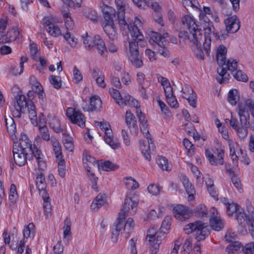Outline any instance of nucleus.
<instances>
[{
	"label": "nucleus",
	"instance_id": "nucleus-1",
	"mask_svg": "<svg viewBox=\"0 0 254 254\" xmlns=\"http://www.w3.org/2000/svg\"><path fill=\"white\" fill-rule=\"evenodd\" d=\"M118 8L117 12L118 23L122 30L127 29L134 41L129 42L128 51L127 52L129 60L136 67L139 68L143 65L142 57L139 54L138 45L144 46L146 44L144 37L140 30L142 27L141 21L137 18L134 20L125 19V8L122 0H115Z\"/></svg>",
	"mask_w": 254,
	"mask_h": 254
},
{
	"label": "nucleus",
	"instance_id": "nucleus-2",
	"mask_svg": "<svg viewBox=\"0 0 254 254\" xmlns=\"http://www.w3.org/2000/svg\"><path fill=\"white\" fill-rule=\"evenodd\" d=\"M249 110L254 118V100L248 99L241 102L238 106V114L240 119L239 123L236 119L231 116L230 126L238 133L246 130L250 126Z\"/></svg>",
	"mask_w": 254,
	"mask_h": 254
},
{
	"label": "nucleus",
	"instance_id": "nucleus-3",
	"mask_svg": "<svg viewBox=\"0 0 254 254\" xmlns=\"http://www.w3.org/2000/svg\"><path fill=\"white\" fill-rule=\"evenodd\" d=\"M104 20L102 22V27L103 30L111 40L108 44L107 50L111 53H115L118 51L119 47L118 44L114 42L117 38V29L115 27L113 20L112 15H115V11L112 7L106 6L102 9ZM107 53L105 52V54ZM104 56H105V54Z\"/></svg>",
	"mask_w": 254,
	"mask_h": 254
},
{
	"label": "nucleus",
	"instance_id": "nucleus-4",
	"mask_svg": "<svg viewBox=\"0 0 254 254\" xmlns=\"http://www.w3.org/2000/svg\"><path fill=\"white\" fill-rule=\"evenodd\" d=\"M226 53L227 48L224 46L221 45L218 48L216 59L220 67L217 69L219 75L216 79L220 84L228 80L230 75L227 73V70L233 72L238 67V63L236 60L232 58L226 59Z\"/></svg>",
	"mask_w": 254,
	"mask_h": 254
},
{
	"label": "nucleus",
	"instance_id": "nucleus-5",
	"mask_svg": "<svg viewBox=\"0 0 254 254\" xmlns=\"http://www.w3.org/2000/svg\"><path fill=\"white\" fill-rule=\"evenodd\" d=\"M136 116H137L140 123L142 125L143 128V130L145 131H143L144 136L148 140V145H146L145 141L143 140H139L140 147L142 153L144 155L146 160L150 161L151 160V156L153 154L155 149V145L153 143L152 139L150 137L151 135L148 130H146L147 125V120L144 114L142 112L139 108H137L136 111Z\"/></svg>",
	"mask_w": 254,
	"mask_h": 254
},
{
	"label": "nucleus",
	"instance_id": "nucleus-6",
	"mask_svg": "<svg viewBox=\"0 0 254 254\" xmlns=\"http://www.w3.org/2000/svg\"><path fill=\"white\" fill-rule=\"evenodd\" d=\"M179 38L181 40H189L191 46H194L196 49L194 50V53L198 59L203 60L204 54L201 47V41L202 40L203 35L200 30H196L195 32L190 31L189 34L187 31H181L179 34Z\"/></svg>",
	"mask_w": 254,
	"mask_h": 254
},
{
	"label": "nucleus",
	"instance_id": "nucleus-7",
	"mask_svg": "<svg viewBox=\"0 0 254 254\" xmlns=\"http://www.w3.org/2000/svg\"><path fill=\"white\" fill-rule=\"evenodd\" d=\"M199 19L207 23V25H205L204 27L205 39L203 43V47L206 55L209 56L210 52L212 37H214L216 40H218L219 38V36L216 32L215 28L212 22H209V19L208 17L202 11L199 14Z\"/></svg>",
	"mask_w": 254,
	"mask_h": 254
},
{
	"label": "nucleus",
	"instance_id": "nucleus-8",
	"mask_svg": "<svg viewBox=\"0 0 254 254\" xmlns=\"http://www.w3.org/2000/svg\"><path fill=\"white\" fill-rule=\"evenodd\" d=\"M184 230L187 234L195 232V238L198 241L204 240L210 234L208 225L199 221L188 224Z\"/></svg>",
	"mask_w": 254,
	"mask_h": 254
},
{
	"label": "nucleus",
	"instance_id": "nucleus-9",
	"mask_svg": "<svg viewBox=\"0 0 254 254\" xmlns=\"http://www.w3.org/2000/svg\"><path fill=\"white\" fill-rule=\"evenodd\" d=\"M167 233L164 230L160 229L156 231L154 228H150L147 231L146 238L150 246V252L151 254H156L159 249V245L162 240L166 237Z\"/></svg>",
	"mask_w": 254,
	"mask_h": 254
},
{
	"label": "nucleus",
	"instance_id": "nucleus-10",
	"mask_svg": "<svg viewBox=\"0 0 254 254\" xmlns=\"http://www.w3.org/2000/svg\"><path fill=\"white\" fill-rule=\"evenodd\" d=\"M83 40V44L90 51H94L97 49L98 53L102 56L104 57L106 51V47L104 41L101 38V36L97 35L93 38L87 35L82 36Z\"/></svg>",
	"mask_w": 254,
	"mask_h": 254
},
{
	"label": "nucleus",
	"instance_id": "nucleus-11",
	"mask_svg": "<svg viewBox=\"0 0 254 254\" xmlns=\"http://www.w3.org/2000/svg\"><path fill=\"white\" fill-rule=\"evenodd\" d=\"M150 36V42L151 43V41H152L153 43L159 46L158 52L165 57H169V52L167 48L169 44L168 40L167 39L168 34L166 33L161 35L157 32H152Z\"/></svg>",
	"mask_w": 254,
	"mask_h": 254
},
{
	"label": "nucleus",
	"instance_id": "nucleus-12",
	"mask_svg": "<svg viewBox=\"0 0 254 254\" xmlns=\"http://www.w3.org/2000/svg\"><path fill=\"white\" fill-rule=\"evenodd\" d=\"M6 23L5 21H0V43H6L15 41L20 34V30L17 28H13L6 32Z\"/></svg>",
	"mask_w": 254,
	"mask_h": 254
},
{
	"label": "nucleus",
	"instance_id": "nucleus-13",
	"mask_svg": "<svg viewBox=\"0 0 254 254\" xmlns=\"http://www.w3.org/2000/svg\"><path fill=\"white\" fill-rule=\"evenodd\" d=\"M66 115L73 124H76L81 127L85 126L86 119L84 115L80 111L69 107L66 109Z\"/></svg>",
	"mask_w": 254,
	"mask_h": 254
},
{
	"label": "nucleus",
	"instance_id": "nucleus-14",
	"mask_svg": "<svg viewBox=\"0 0 254 254\" xmlns=\"http://www.w3.org/2000/svg\"><path fill=\"white\" fill-rule=\"evenodd\" d=\"M138 203V201L136 200H133L131 197H127L125 200L123 207L119 213V217L122 215L125 220L126 215L135 214L137 210Z\"/></svg>",
	"mask_w": 254,
	"mask_h": 254
},
{
	"label": "nucleus",
	"instance_id": "nucleus-15",
	"mask_svg": "<svg viewBox=\"0 0 254 254\" xmlns=\"http://www.w3.org/2000/svg\"><path fill=\"white\" fill-rule=\"evenodd\" d=\"M217 158L208 149H206L205 154L209 163L213 166L224 164V151L222 149H217Z\"/></svg>",
	"mask_w": 254,
	"mask_h": 254
},
{
	"label": "nucleus",
	"instance_id": "nucleus-16",
	"mask_svg": "<svg viewBox=\"0 0 254 254\" xmlns=\"http://www.w3.org/2000/svg\"><path fill=\"white\" fill-rule=\"evenodd\" d=\"M13 154L15 163L19 166L24 165L27 159L30 160L29 154L20 151L18 148H16V143L15 142L13 146Z\"/></svg>",
	"mask_w": 254,
	"mask_h": 254
},
{
	"label": "nucleus",
	"instance_id": "nucleus-17",
	"mask_svg": "<svg viewBox=\"0 0 254 254\" xmlns=\"http://www.w3.org/2000/svg\"><path fill=\"white\" fill-rule=\"evenodd\" d=\"M174 216L181 221L189 219L191 213L189 208L183 205H177L173 208Z\"/></svg>",
	"mask_w": 254,
	"mask_h": 254
},
{
	"label": "nucleus",
	"instance_id": "nucleus-18",
	"mask_svg": "<svg viewBox=\"0 0 254 254\" xmlns=\"http://www.w3.org/2000/svg\"><path fill=\"white\" fill-rule=\"evenodd\" d=\"M126 123L130 130V133L136 135L138 132L136 118L130 111H127L126 114Z\"/></svg>",
	"mask_w": 254,
	"mask_h": 254
},
{
	"label": "nucleus",
	"instance_id": "nucleus-19",
	"mask_svg": "<svg viewBox=\"0 0 254 254\" xmlns=\"http://www.w3.org/2000/svg\"><path fill=\"white\" fill-rule=\"evenodd\" d=\"M225 24L227 32L231 33L236 32L240 27V21L236 16L227 18L225 20Z\"/></svg>",
	"mask_w": 254,
	"mask_h": 254
},
{
	"label": "nucleus",
	"instance_id": "nucleus-20",
	"mask_svg": "<svg viewBox=\"0 0 254 254\" xmlns=\"http://www.w3.org/2000/svg\"><path fill=\"white\" fill-rule=\"evenodd\" d=\"M44 26L47 32L54 37H57L62 35L60 28L55 23H53L48 18L44 19Z\"/></svg>",
	"mask_w": 254,
	"mask_h": 254
},
{
	"label": "nucleus",
	"instance_id": "nucleus-21",
	"mask_svg": "<svg viewBox=\"0 0 254 254\" xmlns=\"http://www.w3.org/2000/svg\"><path fill=\"white\" fill-rule=\"evenodd\" d=\"M32 142L26 135H22L19 139V144L16 145L20 151H23L29 154L32 148Z\"/></svg>",
	"mask_w": 254,
	"mask_h": 254
},
{
	"label": "nucleus",
	"instance_id": "nucleus-22",
	"mask_svg": "<svg viewBox=\"0 0 254 254\" xmlns=\"http://www.w3.org/2000/svg\"><path fill=\"white\" fill-rule=\"evenodd\" d=\"M182 22L183 25L187 26L189 31L195 32L196 30H200V32H202L201 30L198 28V25L196 24L195 20L193 17L189 15H186L183 17Z\"/></svg>",
	"mask_w": 254,
	"mask_h": 254
},
{
	"label": "nucleus",
	"instance_id": "nucleus-23",
	"mask_svg": "<svg viewBox=\"0 0 254 254\" xmlns=\"http://www.w3.org/2000/svg\"><path fill=\"white\" fill-rule=\"evenodd\" d=\"M253 216L252 215H247L242 208L238 210L237 213L235 215L236 219L242 228L245 227L247 224H249L250 218Z\"/></svg>",
	"mask_w": 254,
	"mask_h": 254
},
{
	"label": "nucleus",
	"instance_id": "nucleus-24",
	"mask_svg": "<svg viewBox=\"0 0 254 254\" xmlns=\"http://www.w3.org/2000/svg\"><path fill=\"white\" fill-rule=\"evenodd\" d=\"M113 132L111 128L106 129L105 131L104 140L110 147L115 150L120 147V143L113 139Z\"/></svg>",
	"mask_w": 254,
	"mask_h": 254
},
{
	"label": "nucleus",
	"instance_id": "nucleus-25",
	"mask_svg": "<svg viewBox=\"0 0 254 254\" xmlns=\"http://www.w3.org/2000/svg\"><path fill=\"white\" fill-rule=\"evenodd\" d=\"M123 225L124 217H122L121 215L120 217H118L117 223L114 226L115 228L112 229L111 239L113 242H117L119 233L123 228Z\"/></svg>",
	"mask_w": 254,
	"mask_h": 254
},
{
	"label": "nucleus",
	"instance_id": "nucleus-26",
	"mask_svg": "<svg viewBox=\"0 0 254 254\" xmlns=\"http://www.w3.org/2000/svg\"><path fill=\"white\" fill-rule=\"evenodd\" d=\"M41 196L43 200V208L47 217L51 215V205L50 201V197L46 191L41 192Z\"/></svg>",
	"mask_w": 254,
	"mask_h": 254
},
{
	"label": "nucleus",
	"instance_id": "nucleus-27",
	"mask_svg": "<svg viewBox=\"0 0 254 254\" xmlns=\"http://www.w3.org/2000/svg\"><path fill=\"white\" fill-rule=\"evenodd\" d=\"M82 160L84 167L85 165H88V166H90V165L100 169V165L98 162L96 161L95 159L92 157L89 152L86 150H84L83 151Z\"/></svg>",
	"mask_w": 254,
	"mask_h": 254
},
{
	"label": "nucleus",
	"instance_id": "nucleus-28",
	"mask_svg": "<svg viewBox=\"0 0 254 254\" xmlns=\"http://www.w3.org/2000/svg\"><path fill=\"white\" fill-rule=\"evenodd\" d=\"M209 220L210 226L213 230L219 231L223 228L224 223L219 216H214Z\"/></svg>",
	"mask_w": 254,
	"mask_h": 254
},
{
	"label": "nucleus",
	"instance_id": "nucleus-29",
	"mask_svg": "<svg viewBox=\"0 0 254 254\" xmlns=\"http://www.w3.org/2000/svg\"><path fill=\"white\" fill-rule=\"evenodd\" d=\"M48 123L50 127L56 133L63 132V130L61 127L60 121L52 115L48 116Z\"/></svg>",
	"mask_w": 254,
	"mask_h": 254
},
{
	"label": "nucleus",
	"instance_id": "nucleus-30",
	"mask_svg": "<svg viewBox=\"0 0 254 254\" xmlns=\"http://www.w3.org/2000/svg\"><path fill=\"white\" fill-rule=\"evenodd\" d=\"M16 102L14 104V107H20L23 110H25L29 106L30 102H32L30 100H27L24 95H18L16 98Z\"/></svg>",
	"mask_w": 254,
	"mask_h": 254
},
{
	"label": "nucleus",
	"instance_id": "nucleus-31",
	"mask_svg": "<svg viewBox=\"0 0 254 254\" xmlns=\"http://www.w3.org/2000/svg\"><path fill=\"white\" fill-rule=\"evenodd\" d=\"M118 104L120 106L127 105L130 107H135L136 110L140 107L138 106L137 101L129 95L125 96L123 97L122 100L118 102Z\"/></svg>",
	"mask_w": 254,
	"mask_h": 254
},
{
	"label": "nucleus",
	"instance_id": "nucleus-32",
	"mask_svg": "<svg viewBox=\"0 0 254 254\" xmlns=\"http://www.w3.org/2000/svg\"><path fill=\"white\" fill-rule=\"evenodd\" d=\"M102 106V101L100 98L96 96H92L90 98V104L88 106L87 111H94L99 110Z\"/></svg>",
	"mask_w": 254,
	"mask_h": 254
},
{
	"label": "nucleus",
	"instance_id": "nucleus-33",
	"mask_svg": "<svg viewBox=\"0 0 254 254\" xmlns=\"http://www.w3.org/2000/svg\"><path fill=\"white\" fill-rule=\"evenodd\" d=\"M85 169L88 172L87 176L89 180L91 182V187L93 190L96 191H98V188L97 187V182L98 178L96 177L94 172L91 170V166L88 165L85 166Z\"/></svg>",
	"mask_w": 254,
	"mask_h": 254
},
{
	"label": "nucleus",
	"instance_id": "nucleus-34",
	"mask_svg": "<svg viewBox=\"0 0 254 254\" xmlns=\"http://www.w3.org/2000/svg\"><path fill=\"white\" fill-rule=\"evenodd\" d=\"M36 181L37 188L39 191L40 194H41V192L42 191H46V189L47 185L45 181V176L43 173H40L37 175Z\"/></svg>",
	"mask_w": 254,
	"mask_h": 254
},
{
	"label": "nucleus",
	"instance_id": "nucleus-35",
	"mask_svg": "<svg viewBox=\"0 0 254 254\" xmlns=\"http://www.w3.org/2000/svg\"><path fill=\"white\" fill-rule=\"evenodd\" d=\"M5 126L8 133L13 135L16 132V126L14 120L10 117H5Z\"/></svg>",
	"mask_w": 254,
	"mask_h": 254
},
{
	"label": "nucleus",
	"instance_id": "nucleus-36",
	"mask_svg": "<svg viewBox=\"0 0 254 254\" xmlns=\"http://www.w3.org/2000/svg\"><path fill=\"white\" fill-rule=\"evenodd\" d=\"M104 196L99 194L91 205V208L94 211L98 210L104 204Z\"/></svg>",
	"mask_w": 254,
	"mask_h": 254
},
{
	"label": "nucleus",
	"instance_id": "nucleus-37",
	"mask_svg": "<svg viewBox=\"0 0 254 254\" xmlns=\"http://www.w3.org/2000/svg\"><path fill=\"white\" fill-rule=\"evenodd\" d=\"M194 214L198 217H207L208 211L206 207L204 204H199L193 210Z\"/></svg>",
	"mask_w": 254,
	"mask_h": 254
},
{
	"label": "nucleus",
	"instance_id": "nucleus-38",
	"mask_svg": "<svg viewBox=\"0 0 254 254\" xmlns=\"http://www.w3.org/2000/svg\"><path fill=\"white\" fill-rule=\"evenodd\" d=\"M134 223L131 218H128L125 224H124V231L125 233V237L128 238L129 234L133 231Z\"/></svg>",
	"mask_w": 254,
	"mask_h": 254
},
{
	"label": "nucleus",
	"instance_id": "nucleus-39",
	"mask_svg": "<svg viewBox=\"0 0 254 254\" xmlns=\"http://www.w3.org/2000/svg\"><path fill=\"white\" fill-rule=\"evenodd\" d=\"M238 91L236 89L230 90L228 95V101L232 105H235L239 100Z\"/></svg>",
	"mask_w": 254,
	"mask_h": 254
},
{
	"label": "nucleus",
	"instance_id": "nucleus-40",
	"mask_svg": "<svg viewBox=\"0 0 254 254\" xmlns=\"http://www.w3.org/2000/svg\"><path fill=\"white\" fill-rule=\"evenodd\" d=\"M227 208V213L229 216H232L234 213L236 214L238 210H240L241 207L236 203L232 202L231 203H225Z\"/></svg>",
	"mask_w": 254,
	"mask_h": 254
},
{
	"label": "nucleus",
	"instance_id": "nucleus-41",
	"mask_svg": "<svg viewBox=\"0 0 254 254\" xmlns=\"http://www.w3.org/2000/svg\"><path fill=\"white\" fill-rule=\"evenodd\" d=\"M34 227L32 223L25 226L23 230V237L25 238L33 237L35 234Z\"/></svg>",
	"mask_w": 254,
	"mask_h": 254
},
{
	"label": "nucleus",
	"instance_id": "nucleus-42",
	"mask_svg": "<svg viewBox=\"0 0 254 254\" xmlns=\"http://www.w3.org/2000/svg\"><path fill=\"white\" fill-rule=\"evenodd\" d=\"M38 128L41 137L44 140L46 141L51 140V137H50L49 130L45 125H39Z\"/></svg>",
	"mask_w": 254,
	"mask_h": 254
},
{
	"label": "nucleus",
	"instance_id": "nucleus-43",
	"mask_svg": "<svg viewBox=\"0 0 254 254\" xmlns=\"http://www.w3.org/2000/svg\"><path fill=\"white\" fill-rule=\"evenodd\" d=\"M237 69V67L234 71H230L233 74L235 79L238 81H241L243 82H246L248 80V76L244 73L243 71L241 70H238L236 71Z\"/></svg>",
	"mask_w": 254,
	"mask_h": 254
},
{
	"label": "nucleus",
	"instance_id": "nucleus-44",
	"mask_svg": "<svg viewBox=\"0 0 254 254\" xmlns=\"http://www.w3.org/2000/svg\"><path fill=\"white\" fill-rule=\"evenodd\" d=\"M29 106L27 107V110L29 113V118L31 121L37 122V113L35 110V107L33 102H30Z\"/></svg>",
	"mask_w": 254,
	"mask_h": 254
},
{
	"label": "nucleus",
	"instance_id": "nucleus-45",
	"mask_svg": "<svg viewBox=\"0 0 254 254\" xmlns=\"http://www.w3.org/2000/svg\"><path fill=\"white\" fill-rule=\"evenodd\" d=\"M157 161L158 166L162 170L167 171L171 170L168 164V160L165 157L159 156Z\"/></svg>",
	"mask_w": 254,
	"mask_h": 254
},
{
	"label": "nucleus",
	"instance_id": "nucleus-46",
	"mask_svg": "<svg viewBox=\"0 0 254 254\" xmlns=\"http://www.w3.org/2000/svg\"><path fill=\"white\" fill-rule=\"evenodd\" d=\"M125 184L126 187L128 190H133L134 189L138 188L139 187L138 183L131 177L126 178V181L125 182Z\"/></svg>",
	"mask_w": 254,
	"mask_h": 254
},
{
	"label": "nucleus",
	"instance_id": "nucleus-47",
	"mask_svg": "<svg viewBox=\"0 0 254 254\" xmlns=\"http://www.w3.org/2000/svg\"><path fill=\"white\" fill-rule=\"evenodd\" d=\"M231 251L230 252H234L236 254L237 251L242 250L244 252V247L242 246V244L237 241H234L230 243L228 246Z\"/></svg>",
	"mask_w": 254,
	"mask_h": 254
},
{
	"label": "nucleus",
	"instance_id": "nucleus-48",
	"mask_svg": "<svg viewBox=\"0 0 254 254\" xmlns=\"http://www.w3.org/2000/svg\"><path fill=\"white\" fill-rule=\"evenodd\" d=\"M50 83L53 87L56 89H59L62 86L61 77L59 76L51 75L50 79Z\"/></svg>",
	"mask_w": 254,
	"mask_h": 254
},
{
	"label": "nucleus",
	"instance_id": "nucleus-49",
	"mask_svg": "<svg viewBox=\"0 0 254 254\" xmlns=\"http://www.w3.org/2000/svg\"><path fill=\"white\" fill-rule=\"evenodd\" d=\"M30 160L34 156L37 160L42 159L43 155L42 154L41 151L35 145L31 148V152L29 153Z\"/></svg>",
	"mask_w": 254,
	"mask_h": 254
},
{
	"label": "nucleus",
	"instance_id": "nucleus-50",
	"mask_svg": "<svg viewBox=\"0 0 254 254\" xmlns=\"http://www.w3.org/2000/svg\"><path fill=\"white\" fill-rule=\"evenodd\" d=\"M63 143L65 148L69 152H72L74 149L73 139L72 137L67 136L63 140Z\"/></svg>",
	"mask_w": 254,
	"mask_h": 254
},
{
	"label": "nucleus",
	"instance_id": "nucleus-51",
	"mask_svg": "<svg viewBox=\"0 0 254 254\" xmlns=\"http://www.w3.org/2000/svg\"><path fill=\"white\" fill-rule=\"evenodd\" d=\"M71 223L70 219L69 218H66L64 220V226L63 227L64 238H66L71 235Z\"/></svg>",
	"mask_w": 254,
	"mask_h": 254
},
{
	"label": "nucleus",
	"instance_id": "nucleus-52",
	"mask_svg": "<svg viewBox=\"0 0 254 254\" xmlns=\"http://www.w3.org/2000/svg\"><path fill=\"white\" fill-rule=\"evenodd\" d=\"M102 170L105 171H114L117 168V166L109 161H105L102 164Z\"/></svg>",
	"mask_w": 254,
	"mask_h": 254
},
{
	"label": "nucleus",
	"instance_id": "nucleus-53",
	"mask_svg": "<svg viewBox=\"0 0 254 254\" xmlns=\"http://www.w3.org/2000/svg\"><path fill=\"white\" fill-rule=\"evenodd\" d=\"M206 184L209 194L213 197L217 196V192L214 189L213 181L209 179L208 181L206 182Z\"/></svg>",
	"mask_w": 254,
	"mask_h": 254
},
{
	"label": "nucleus",
	"instance_id": "nucleus-54",
	"mask_svg": "<svg viewBox=\"0 0 254 254\" xmlns=\"http://www.w3.org/2000/svg\"><path fill=\"white\" fill-rule=\"evenodd\" d=\"M30 55L32 58L36 61H38V59L40 56V53L38 47L33 44L30 45Z\"/></svg>",
	"mask_w": 254,
	"mask_h": 254
},
{
	"label": "nucleus",
	"instance_id": "nucleus-55",
	"mask_svg": "<svg viewBox=\"0 0 254 254\" xmlns=\"http://www.w3.org/2000/svg\"><path fill=\"white\" fill-rule=\"evenodd\" d=\"M184 145L188 150V154L191 156L194 154L193 145L187 138H184L183 140Z\"/></svg>",
	"mask_w": 254,
	"mask_h": 254
},
{
	"label": "nucleus",
	"instance_id": "nucleus-56",
	"mask_svg": "<svg viewBox=\"0 0 254 254\" xmlns=\"http://www.w3.org/2000/svg\"><path fill=\"white\" fill-rule=\"evenodd\" d=\"M109 93L111 96L116 101V102L118 104V102L122 100L123 97L121 96L120 92L117 89L113 88H110Z\"/></svg>",
	"mask_w": 254,
	"mask_h": 254
},
{
	"label": "nucleus",
	"instance_id": "nucleus-57",
	"mask_svg": "<svg viewBox=\"0 0 254 254\" xmlns=\"http://www.w3.org/2000/svg\"><path fill=\"white\" fill-rule=\"evenodd\" d=\"M58 172L62 178H64L65 173V161L63 159H59L58 163Z\"/></svg>",
	"mask_w": 254,
	"mask_h": 254
},
{
	"label": "nucleus",
	"instance_id": "nucleus-58",
	"mask_svg": "<svg viewBox=\"0 0 254 254\" xmlns=\"http://www.w3.org/2000/svg\"><path fill=\"white\" fill-rule=\"evenodd\" d=\"M73 72V81L76 83H78L80 82L83 78L82 75L77 67L75 66L74 67Z\"/></svg>",
	"mask_w": 254,
	"mask_h": 254
},
{
	"label": "nucleus",
	"instance_id": "nucleus-59",
	"mask_svg": "<svg viewBox=\"0 0 254 254\" xmlns=\"http://www.w3.org/2000/svg\"><path fill=\"white\" fill-rule=\"evenodd\" d=\"M64 39L68 42V43L71 46L74 47L76 44V40L75 39L73 36L71 35L69 31L64 35Z\"/></svg>",
	"mask_w": 254,
	"mask_h": 254
},
{
	"label": "nucleus",
	"instance_id": "nucleus-60",
	"mask_svg": "<svg viewBox=\"0 0 254 254\" xmlns=\"http://www.w3.org/2000/svg\"><path fill=\"white\" fill-rule=\"evenodd\" d=\"M171 216H166L162 223V225L160 229L162 230L168 231L170 229L171 226Z\"/></svg>",
	"mask_w": 254,
	"mask_h": 254
},
{
	"label": "nucleus",
	"instance_id": "nucleus-61",
	"mask_svg": "<svg viewBox=\"0 0 254 254\" xmlns=\"http://www.w3.org/2000/svg\"><path fill=\"white\" fill-rule=\"evenodd\" d=\"M82 0H66L64 4L68 7L75 8L76 7H80L82 3Z\"/></svg>",
	"mask_w": 254,
	"mask_h": 254
},
{
	"label": "nucleus",
	"instance_id": "nucleus-62",
	"mask_svg": "<svg viewBox=\"0 0 254 254\" xmlns=\"http://www.w3.org/2000/svg\"><path fill=\"white\" fill-rule=\"evenodd\" d=\"M183 98L188 100L189 104L193 108L196 107V94L195 93L189 96L182 95Z\"/></svg>",
	"mask_w": 254,
	"mask_h": 254
},
{
	"label": "nucleus",
	"instance_id": "nucleus-63",
	"mask_svg": "<svg viewBox=\"0 0 254 254\" xmlns=\"http://www.w3.org/2000/svg\"><path fill=\"white\" fill-rule=\"evenodd\" d=\"M166 100L169 105L173 108H177L179 106V104L176 98V97L173 95L166 97Z\"/></svg>",
	"mask_w": 254,
	"mask_h": 254
},
{
	"label": "nucleus",
	"instance_id": "nucleus-64",
	"mask_svg": "<svg viewBox=\"0 0 254 254\" xmlns=\"http://www.w3.org/2000/svg\"><path fill=\"white\" fill-rule=\"evenodd\" d=\"M244 252L245 254H254V242L246 244L244 247Z\"/></svg>",
	"mask_w": 254,
	"mask_h": 254
}]
</instances>
